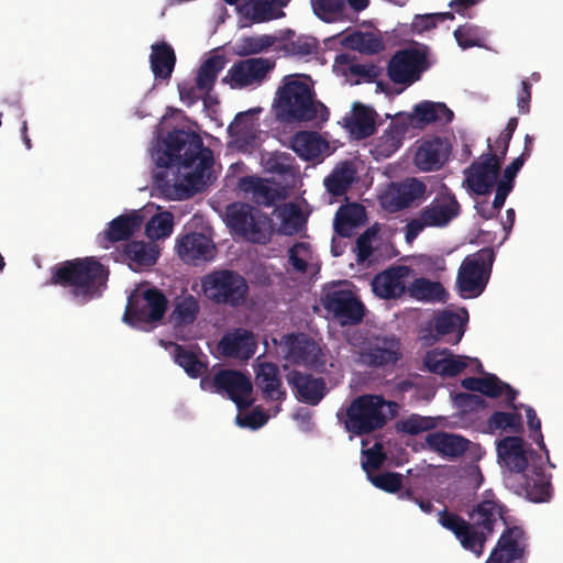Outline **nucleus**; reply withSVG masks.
<instances>
[{"label":"nucleus","instance_id":"nucleus-1","mask_svg":"<svg viewBox=\"0 0 563 563\" xmlns=\"http://www.w3.org/2000/svg\"><path fill=\"white\" fill-rule=\"evenodd\" d=\"M158 167L194 168L181 181L170 184L167 173L155 175V181L162 190L174 199L183 200L205 189L211 178L213 153L203 146L201 136L194 131L174 129L164 140V148L153 154Z\"/></svg>","mask_w":563,"mask_h":563},{"label":"nucleus","instance_id":"nucleus-2","mask_svg":"<svg viewBox=\"0 0 563 563\" xmlns=\"http://www.w3.org/2000/svg\"><path fill=\"white\" fill-rule=\"evenodd\" d=\"M508 509L493 493L487 489L482 499L468 512L470 521L446 508L438 512V522L451 531L461 547L479 558L484 553L487 540L495 532L499 520L507 526Z\"/></svg>","mask_w":563,"mask_h":563},{"label":"nucleus","instance_id":"nucleus-3","mask_svg":"<svg viewBox=\"0 0 563 563\" xmlns=\"http://www.w3.org/2000/svg\"><path fill=\"white\" fill-rule=\"evenodd\" d=\"M108 276L106 266L88 256L56 264L52 268L49 284L70 288L73 298L85 305L101 295Z\"/></svg>","mask_w":563,"mask_h":563},{"label":"nucleus","instance_id":"nucleus-4","mask_svg":"<svg viewBox=\"0 0 563 563\" xmlns=\"http://www.w3.org/2000/svg\"><path fill=\"white\" fill-rule=\"evenodd\" d=\"M312 88L297 79H286L278 88L276 113L286 121L307 122L316 119L327 121L328 108L316 101Z\"/></svg>","mask_w":563,"mask_h":563},{"label":"nucleus","instance_id":"nucleus-5","mask_svg":"<svg viewBox=\"0 0 563 563\" xmlns=\"http://www.w3.org/2000/svg\"><path fill=\"white\" fill-rule=\"evenodd\" d=\"M388 407L391 416L397 415L398 404L385 400L380 395L364 394L354 398L345 411V429L356 435L369 434L384 428L387 417L383 408Z\"/></svg>","mask_w":563,"mask_h":563},{"label":"nucleus","instance_id":"nucleus-6","mask_svg":"<svg viewBox=\"0 0 563 563\" xmlns=\"http://www.w3.org/2000/svg\"><path fill=\"white\" fill-rule=\"evenodd\" d=\"M495 252L492 247H483L479 251L465 256L456 276V287L463 298H476L481 296L492 275Z\"/></svg>","mask_w":563,"mask_h":563},{"label":"nucleus","instance_id":"nucleus-7","mask_svg":"<svg viewBox=\"0 0 563 563\" xmlns=\"http://www.w3.org/2000/svg\"><path fill=\"white\" fill-rule=\"evenodd\" d=\"M228 225L245 240L266 244L273 234L271 218L245 202H233L227 207Z\"/></svg>","mask_w":563,"mask_h":563},{"label":"nucleus","instance_id":"nucleus-8","mask_svg":"<svg viewBox=\"0 0 563 563\" xmlns=\"http://www.w3.org/2000/svg\"><path fill=\"white\" fill-rule=\"evenodd\" d=\"M201 286L209 300L232 308L243 305L249 295L246 279L230 269L213 271L207 274L201 280Z\"/></svg>","mask_w":563,"mask_h":563},{"label":"nucleus","instance_id":"nucleus-9","mask_svg":"<svg viewBox=\"0 0 563 563\" xmlns=\"http://www.w3.org/2000/svg\"><path fill=\"white\" fill-rule=\"evenodd\" d=\"M167 303L165 295L157 288L133 292L128 298L123 320L135 328L145 330L163 319Z\"/></svg>","mask_w":563,"mask_h":563},{"label":"nucleus","instance_id":"nucleus-10","mask_svg":"<svg viewBox=\"0 0 563 563\" xmlns=\"http://www.w3.org/2000/svg\"><path fill=\"white\" fill-rule=\"evenodd\" d=\"M208 384L211 385L213 393L227 396L241 410L253 405V384L250 374L238 369L221 368L213 375L211 382L201 378L200 385L203 389Z\"/></svg>","mask_w":563,"mask_h":563},{"label":"nucleus","instance_id":"nucleus-11","mask_svg":"<svg viewBox=\"0 0 563 563\" xmlns=\"http://www.w3.org/2000/svg\"><path fill=\"white\" fill-rule=\"evenodd\" d=\"M321 303L342 325L358 324L365 316V307L356 295L351 289H343L338 285L323 289Z\"/></svg>","mask_w":563,"mask_h":563},{"label":"nucleus","instance_id":"nucleus-12","mask_svg":"<svg viewBox=\"0 0 563 563\" xmlns=\"http://www.w3.org/2000/svg\"><path fill=\"white\" fill-rule=\"evenodd\" d=\"M428 67L426 53L416 48L399 49L388 62L387 76L394 84L409 87L420 80Z\"/></svg>","mask_w":563,"mask_h":563},{"label":"nucleus","instance_id":"nucleus-13","mask_svg":"<svg viewBox=\"0 0 563 563\" xmlns=\"http://www.w3.org/2000/svg\"><path fill=\"white\" fill-rule=\"evenodd\" d=\"M529 537L520 526H509L501 532L485 563H525Z\"/></svg>","mask_w":563,"mask_h":563},{"label":"nucleus","instance_id":"nucleus-14","mask_svg":"<svg viewBox=\"0 0 563 563\" xmlns=\"http://www.w3.org/2000/svg\"><path fill=\"white\" fill-rule=\"evenodd\" d=\"M290 365L291 361H285L282 364V368L296 399L310 406L319 405L328 393L324 378L313 377L310 373L302 372L296 367L290 368Z\"/></svg>","mask_w":563,"mask_h":563},{"label":"nucleus","instance_id":"nucleus-15","mask_svg":"<svg viewBox=\"0 0 563 563\" xmlns=\"http://www.w3.org/2000/svg\"><path fill=\"white\" fill-rule=\"evenodd\" d=\"M427 185L416 177L391 183L380 198L382 206L389 212H397L420 205L427 198Z\"/></svg>","mask_w":563,"mask_h":563},{"label":"nucleus","instance_id":"nucleus-16","mask_svg":"<svg viewBox=\"0 0 563 563\" xmlns=\"http://www.w3.org/2000/svg\"><path fill=\"white\" fill-rule=\"evenodd\" d=\"M275 67V60L265 57H251L234 63L223 78L231 88H245L261 85Z\"/></svg>","mask_w":563,"mask_h":563},{"label":"nucleus","instance_id":"nucleus-17","mask_svg":"<svg viewBox=\"0 0 563 563\" xmlns=\"http://www.w3.org/2000/svg\"><path fill=\"white\" fill-rule=\"evenodd\" d=\"M467 321L468 312L465 308H462L460 312L443 310L433 319L430 338L422 335L421 339L428 345L435 341H443L455 345L462 340Z\"/></svg>","mask_w":563,"mask_h":563},{"label":"nucleus","instance_id":"nucleus-18","mask_svg":"<svg viewBox=\"0 0 563 563\" xmlns=\"http://www.w3.org/2000/svg\"><path fill=\"white\" fill-rule=\"evenodd\" d=\"M176 251L183 262L192 265L212 261L217 253L213 241L199 232H188L179 236Z\"/></svg>","mask_w":563,"mask_h":563},{"label":"nucleus","instance_id":"nucleus-19","mask_svg":"<svg viewBox=\"0 0 563 563\" xmlns=\"http://www.w3.org/2000/svg\"><path fill=\"white\" fill-rule=\"evenodd\" d=\"M412 272L409 266L393 265L374 276L372 290L380 299H398L407 292L406 282Z\"/></svg>","mask_w":563,"mask_h":563},{"label":"nucleus","instance_id":"nucleus-20","mask_svg":"<svg viewBox=\"0 0 563 563\" xmlns=\"http://www.w3.org/2000/svg\"><path fill=\"white\" fill-rule=\"evenodd\" d=\"M451 154L448 139L433 136L422 140L416 151L413 163L421 172H435L442 168Z\"/></svg>","mask_w":563,"mask_h":563},{"label":"nucleus","instance_id":"nucleus-21","mask_svg":"<svg viewBox=\"0 0 563 563\" xmlns=\"http://www.w3.org/2000/svg\"><path fill=\"white\" fill-rule=\"evenodd\" d=\"M500 165L495 159V155H485L484 161L474 162L466 170V184L476 195H487L495 187Z\"/></svg>","mask_w":563,"mask_h":563},{"label":"nucleus","instance_id":"nucleus-22","mask_svg":"<svg viewBox=\"0 0 563 563\" xmlns=\"http://www.w3.org/2000/svg\"><path fill=\"white\" fill-rule=\"evenodd\" d=\"M267 354H261L254 366L255 385L266 400L283 401L286 398V390L279 374V367L272 362H262L261 358Z\"/></svg>","mask_w":563,"mask_h":563},{"label":"nucleus","instance_id":"nucleus-23","mask_svg":"<svg viewBox=\"0 0 563 563\" xmlns=\"http://www.w3.org/2000/svg\"><path fill=\"white\" fill-rule=\"evenodd\" d=\"M497 456L499 463L505 465L511 473L508 481L520 476L528 467V457L523 448V440L520 437H505L497 443Z\"/></svg>","mask_w":563,"mask_h":563},{"label":"nucleus","instance_id":"nucleus-24","mask_svg":"<svg viewBox=\"0 0 563 563\" xmlns=\"http://www.w3.org/2000/svg\"><path fill=\"white\" fill-rule=\"evenodd\" d=\"M421 213L422 220L427 221L429 227L442 228L460 214V203L452 192H441L421 210Z\"/></svg>","mask_w":563,"mask_h":563},{"label":"nucleus","instance_id":"nucleus-25","mask_svg":"<svg viewBox=\"0 0 563 563\" xmlns=\"http://www.w3.org/2000/svg\"><path fill=\"white\" fill-rule=\"evenodd\" d=\"M158 255L159 253L156 245L144 241L128 242L119 253V257L122 262H126L129 267L134 272L154 266Z\"/></svg>","mask_w":563,"mask_h":563},{"label":"nucleus","instance_id":"nucleus-26","mask_svg":"<svg viewBox=\"0 0 563 563\" xmlns=\"http://www.w3.org/2000/svg\"><path fill=\"white\" fill-rule=\"evenodd\" d=\"M143 218L137 213L117 217L109 223L108 229L100 238V245L108 249L110 243L128 241L140 230Z\"/></svg>","mask_w":563,"mask_h":563},{"label":"nucleus","instance_id":"nucleus-27","mask_svg":"<svg viewBox=\"0 0 563 563\" xmlns=\"http://www.w3.org/2000/svg\"><path fill=\"white\" fill-rule=\"evenodd\" d=\"M408 131V125L398 121H391L384 133L374 140L371 153L376 159L388 158L402 145V140Z\"/></svg>","mask_w":563,"mask_h":563},{"label":"nucleus","instance_id":"nucleus-28","mask_svg":"<svg viewBox=\"0 0 563 563\" xmlns=\"http://www.w3.org/2000/svg\"><path fill=\"white\" fill-rule=\"evenodd\" d=\"M284 360L291 361V365L305 363L311 371L330 378L342 377V366L334 354H285Z\"/></svg>","mask_w":563,"mask_h":563},{"label":"nucleus","instance_id":"nucleus-29","mask_svg":"<svg viewBox=\"0 0 563 563\" xmlns=\"http://www.w3.org/2000/svg\"><path fill=\"white\" fill-rule=\"evenodd\" d=\"M426 443L430 450L440 455L456 459L465 453L470 441L457 434L437 431L426 437Z\"/></svg>","mask_w":563,"mask_h":563},{"label":"nucleus","instance_id":"nucleus-30","mask_svg":"<svg viewBox=\"0 0 563 563\" xmlns=\"http://www.w3.org/2000/svg\"><path fill=\"white\" fill-rule=\"evenodd\" d=\"M514 481L520 485L519 493L533 503L545 501L551 495V483L541 467H536L532 474L522 473Z\"/></svg>","mask_w":563,"mask_h":563},{"label":"nucleus","instance_id":"nucleus-31","mask_svg":"<svg viewBox=\"0 0 563 563\" xmlns=\"http://www.w3.org/2000/svg\"><path fill=\"white\" fill-rule=\"evenodd\" d=\"M288 2L289 0H247L239 7V12L254 23H262L283 16L284 12L278 8L287 5Z\"/></svg>","mask_w":563,"mask_h":563},{"label":"nucleus","instance_id":"nucleus-32","mask_svg":"<svg viewBox=\"0 0 563 563\" xmlns=\"http://www.w3.org/2000/svg\"><path fill=\"white\" fill-rule=\"evenodd\" d=\"M367 216L364 206L360 203H350L341 207L334 219V231L343 238H350L355 233V229L366 223Z\"/></svg>","mask_w":563,"mask_h":563},{"label":"nucleus","instance_id":"nucleus-33","mask_svg":"<svg viewBox=\"0 0 563 563\" xmlns=\"http://www.w3.org/2000/svg\"><path fill=\"white\" fill-rule=\"evenodd\" d=\"M376 112L362 103H355L351 115L345 118V128L356 139L363 140L375 132Z\"/></svg>","mask_w":563,"mask_h":563},{"label":"nucleus","instance_id":"nucleus-34","mask_svg":"<svg viewBox=\"0 0 563 563\" xmlns=\"http://www.w3.org/2000/svg\"><path fill=\"white\" fill-rule=\"evenodd\" d=\"M240 190L252 194L253 201L258 206L271 207L279 198L278 189L266 179L257 176H244L239 179Z\"/></svg>","mask_w":563,"mask_h":563},{"label":"nucleus","instance_id":"nucleus-35","mask_svg":"<svg viewBox=\"0 0 563 563\" xmlns=\"http://www.w3.org/2000/svg\"><path fill=\"white\" fill-rule=\"evenodd\" d=\"M150 63L151 69L156 79L167 80L176 64L174 48L166 42L155 43L151 46Z\"/></svg>","mask_w":563,"mask_h":563},{"label":"nucleus","instance_id":"nucleus-36","mask_svg":"<svg viewBox=\"0 0 563 563\" xmlns=\"http://www.w3.org/2000/svg\"><path fill=\"white\" fill-rule=\"evenodd\" d=\"M257 340L253 331L234 328L227 331L218 343L217 352H255Z\"/></svg>","mask_w":563,"mask_h":563},{"label":"nucleus","instance_id":"nucleus-37","mask_svg":"<svg viewBox=\"0 0 563 563\" xmlns=\"http://www.w3.org/2000/svg\"><path fill=\"white\" fill-rule=\"evenodd\" d=\"M409 296L424 302H445L449 294L440 282H432L424 277L413 279L407 287Z\"/></svg>","mask_w":563,"mask_h":563},{"label":"nucleus","instance_id":"nucleus-38","mask_svg":"<svg viewBox=\"0 0 563 563\" xmlns=\"http://www.w3.org/2000/svg\"><path fill=\"white\" fill-rule=\"evenodd\" d=\"M325 142L322 137L312 131L297 132L290 142L291 150L305 161H313L318 158Z\"/></svg>","mask_w":563,"mask_h":563},{"label":"nucleus","instance_id":"nucleus-39","mask_svg":"<svg viewBox=\"0 0 563 563\" xmlns=\"http://www.w3.org/2000/svg\"><path fill=\"white\" fill-rule=\"evenodd\" d=\"M455 354H424V365L430 373L442 377H454L467 366L464 358H454Z\"/></svg>","mask_w":563,"mask_h":563},{"label":"nucleus","instance_id":"nucleus-40","mask_svg":"<svg viewBox=\"0 0 563 563\" xmlns=\"http://www.w3.org/2000/svg\"><path fill=\"white\" fill-rule=\"evenodd\" d=\"M227 63L224 55H212L207 58L198 69L196 77L197 88L208 93L210 92L216 84L218 75L222 71Z\"/></svg>","mask_w":563,"mask_h":563},{"label":"nucleus","instance_id":"nucleus-41","mask_svg":"<svg viewBox=\"0 0 563 563\" xmlns=\"http://www.w3.org/2000/svg\"><path fill=\"white\" fill-rule=\"evenodd\" d=\"M415 117L424 124L433 122L449 123L454 114L443 102L422 101L415 107Z\"/></svg>","mask_w":563,"mask_h":563},{"label":"nucleus","instance_id":"nucleus-42","mask_svg":"<svg viewBox=\"0 0 563 563\" xmlns=\"http://www.w3.org/2000/svg\"><path fill=\"white\" fill-rule=\"evenodd\" d=\"M355 179V169L345 162L324 179L327 190L335 197L343 196Z\"/></svg>","mask_w":563,"mask_h":563},{"label":"nucleus","instance_id":"nucleus-43","mask_svg":"<svg viewBox=\"0 0 563 563\" xmlns=\"http://www.w3.org/2000/svg\"><path fill=\"white\" fill-rule=\"evenodd\" d=\"M198 313V300L192 295H186L176 298L170 318L176 325H189L195 322Z\"/></svg>","mask_w":563,"mask_h":563},{"label":"nucleus","instance_id":"nucleus-44","mask_svg":"<svg viewBox=\"0 0 563 563\" xmlns=\"http://www.w3.org/2000/svg\"><path fill=\"white\" fill-rule=\"evenodd\" d=\"M487 426L492 431L507 429L514 433L523 431L522 417L518 412L495 411L488 418Z\"/></svg>","mask_w":563,"mask_h":563},{"label":"nucleus","instance_id":"nucleus-45","mask_svg":"<svg viewBox=\"0 0 563 563\" xmlns=\"http://www.w3.org/2000/svg\"><path fill=\"white\" fill-rule=\"evenodd\" d=\"M275 42L276 37L268 34L258 36H244L238 43L236 53L240 56L260 54L272 47L275 44Z\"/></svg>","mask_w":563,"mask_h":563},{"label":"nucleus","instance_id":"nucleus-46","mask_svg":"<svg viewBox=\"0 0 563 563\" xmlns=\"http://www.w3.org/2000/svg\"><path fill=\"white\" fill-rule=\"evenodd\" d=\"M434 427L435 424L432 418L422 417L417 413H412L408 418L396 422L397 432L409 435H418L424 431L433 429Z\"/></svg>","mask_w":563,"mask_h":563},{"label":"nucleus","instance_id":"nucleus-47","mask_svg":"<svg viewBox=\"0 0 563 563\" xmlns=\"http://www.w3.org/2000/svg\"><path fill=\"white\" fill-rule=\"evenodd\" d=\"M174 219L170 212H164L151 218L145 228L146 235L152 240L167 238L172 234Z\"/></svg>","mask_w":563,"mask_h":563},{"label":"nucleus","instance_id":"nucleus-48","mask_svg":"<svg viewBox=\"0 0 563 563\" xmlns=\"http://www.w3.org/2000/svg\"><path fill=\"white\" fill-rule=\"evenodd\" d=\"M365 344L360 352H398L400 346L395 334H371L365 338Z\"/></svg>","mask_w":563,"mask_h":563},{"label":"nucleus","instance_id":"nucleus-49","mask_svg":"<svg viewBox=\"0 0 563 563\" xmlns=\"http://www.w3.org/2000/svg\"><path fill=\"white\" fill-rule=\"evenodd\" d=\"M280 232L286 235L297 234L305 223L300 208L294 203L285 206L280 212Z\"/></svg>","mask_w":563,"mask_h":563},{"label":"nucleus","instance_id":"nucleus-50","mask_svg":"<svg viewBox=\"0 0 563 563\" xmlns=\"http://www.w3.org/2000/svg\"><path fill=\"white\" fill-rule=\"evenodd\" d=\"M252 111L240 112L235 115L234 120L228 126V133L236 142H247L249 139L253 137V122Z\"/></svg>","mask_w":563,"mask_h":563},{"label":"nucleus","instance_id":"nucleus-51","mask_svg":"<svg viewBox=\"0 0 563 563\" xmlns=\"http://www.w3.org/2000/svg\"><path fill=\"white\" fill-rule=\"evenodd\" d=\"M453 34L459 46L463 49L481 46L484 40L482 29L471 23L460 25Z\"/></svg>","mask_w":563,"mask_h":563},{"label":"nucleus","instance_id":"nucleus-52","mask_svg":"<svg viewBox=\"0 0 563 563\" xmlns=\"http://www.w3.org/2000/svg\"><path fill=\"white\" fill-rule=\"evenodd\" d=\"M454 13L451 11L448 12H438V13H428V14H418L413 18L411 23V31L416 34H421L426 31L434 29L438 23L444 22L446 20H454Z\"/></svg>","mask_w":563,"mask_h":563},{"label":"nucleus","instance_id":"nucleus-53","mask_svg":"<svg viewBox=\"0 0 563 563\" xmlns=\"http://www.w3.org/2000/svg\"><path fill=\"white\" fill-rule=\"evenodd\" d=\"M200 355L206 356V354H174V362L190 377L197 378L208 371V362L202 361Z\"/></svg>","mask_w":563,"mask_h":563},{"label":"nucleus","instance_id":"nucleus-54","mask_svg":"<svg viewBox=\"0 0 563 563\" xmlns=\"http://www.w3.org/2000/svg\"><path fill=\"white\" fill-rule=\"evenodd\" d=\"M347 41L351 47L366 54H376L384 48L382 40L372 33L356 32Z\"/></svg>","mask_w":563,"mask_h":563},{"label":"nucleus","instance_id":"nucleus-55","mask_svg":"<svg viewBox=\"0 0 563 563\" xmlns=\"http://www.w3.org/2000/svg\"><path fill=\"white\" fill-rule=\"evenodd\" d=\"M266 168L273 174L280 176L295 173V158L290 153L274 152L266 161Z\"/></svg>","mask_w":563,"mask_h":563},{"label":"nucleus","instance_id":"nucleus-56","mask_svg":"<svg viewBox=\"0 0 563 563\" xmlns=\"http://www.w3.org/2000/svg\"><path fill=\"white\" fill-rule=\"evenodd\" d=\"M372 484L387 493H397L402 486V475L399 473L386 472L369 476Z\"/></svg>","mask_w":563,"mask_h":563},{"label":"nucleus","instance_id":"nucleus-57","mask_svg":"<svg viewBox=\"0 0 563 563\" xmlns=\"http://www.w3.org/2000/svg\"><path fill=\"white\" fill-rule=\"evenodd\" d=\"M287 352H314V343L305 333H290L283 335Z\"/></svg>","mask_w":563,"mask_h":563},{"label":"nucleus","instance_id":"nucleus-58","mask_svg":"<svg viewBox=\"0 0 563 563\" xmlns=\"http://www.w3.org/2000/svg\"><path fill=\"white\" fill-rule=\"evenodd\" d=\"M377 232L378 229L376 227H369L356 239V251L358 261H365L372 255V242L376 236Z\"/></svg>","mask_w":563,"mask_h":563},{"label":"nucleus","instance_id":"nucleus-59","mask_svg":"<svg viewBox=\"0 0 563 563\" xmlns=\"http://www.w3.org/2000/svg\"><path fill=\"white\" fill-rule=\"evenodd\" d=\"M360 362L369 367H394L402 354H358Z\"/></svg>","mask_w":563,"mask_h":563},{"label":"nucleus","instance_id":"nucleus-60","mask_svg":"<svg viewBox=\"0 0 563 563\" xmlns=\"http://www.w3.org/2000/svg\"><path fill=\"white\" fill-rule=\"evenodd\" d=\"M454 402L462 411H475L485 408V399L476 394L457 393L454 397Z\"/></svg>","mask_w":563,"mask_h":563},{"label":"nucleus","instance_id":"nucleus-61","mask_svg":"<svg viewBox=\"0 0 563 563\" xmlns=\"http://www.w3.org/2000/svg\"><path fill=\"white\" fill-rule=\"evenodd\" d=\"M343 2L341 0H316L313 2L314 13L323 21H330L331 15L341 12Z\"/></svg>","mask_w":563,"mask_h":563},{"label":"nucleus","instance_id":"nucleus-62","mask_svg":"<svg viewBox=\"0 0 563 563\" xmlns=\"http://www.w3.org/2000/svg\"><path fill=\"white\" fill-rule=\"evenodd\" d=\"M363 454L365 455V460L362 461V467L369 477L372 476L369 471L378 470L384 463L385 454L382 451V444L375 443L373 448L363 451Z\"/></svg>","mask_w":563,"mask_h":563},{"label":"nucleus","instance_id":"nucleus-63","mask_svg":"<svg viewBox=\"0 0 563 563\" xmlns=\"http://www.w3.org/2000/svg\"><path fill=\"white\" fill-rule=\"evenodd\" d=\"M267 420V413L258 408L253 409L251 412L244 415L243 417H236V422L240 427H247L253 430L263 427Z\"/></svg>","mask_w":563,"mask_h":563},{"label":"nucleus","instance_id":"nucleus-64","mask_svg":"<svg viewBox=\"0 0 563 563\" xmlns=\"http://www.w3.org/2000/svg\"><path fill=\"white\" fill-rule=\"evenodd\" d=\"M504 382L494 374L482 377L481 394L489 398H498L503 395Z\"/></svg>","mask_w":563,"mask_h":563}]
</instances>
